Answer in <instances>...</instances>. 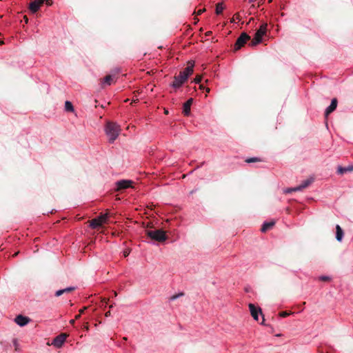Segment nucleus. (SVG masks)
Here are the masks:
<instances>
[{"instance_id":"nucleus-1","label":"nucleus","mask_w":353,"mask_h":353,"mask_svg":"<svg viewBox=\"0 0 353 353\" xmlns=\"http://www.w3.org/2000/svg\"><path fill=\"white\" fill-rule=\"evenodd\" d=\"M105 131L108 137L109 141L113 143L119 135L121 129L120 126L116 123L108 122L105 128Z\"/></svg>"},{"instance_id":"nucleus-2","label":"nucleus","mask_w":353,"mask_h":353,"mask_svg":"<svg viewBox=\"0 0 353 353\" xmlns=\"http://www.w3.org/2000/svg\"><path fill=\"white\" fill-rule=\"evenodd\" d=\"M147 234L150 239L157 241H163L167 239L165 232L161 230H148Z\"/></svg>"},{"instance_id":"nucleus-3","label":"nucleus","mask_w":353,"mask_h":353,"mask_svg":"<svg viewBox=\"0 0 353 353\" xmlns=\"http://www.w3.org/2000/svg\"><path fill=\"white\" fill-rule=\"evenodd\" d=\"M108 214L107 213L100 215L98 217L91 220V221L90 223V226L93 229L98 228L99 227L101 226L103 224L106 223L108 221Z\"/></svg>"},{"instance_id":"nucleus-4","label":"nucleus","mask_w":353,"mask_h":353,"mask_svg":"<svg viewBox=\"0 0 353 353\" xmlns=\"http://www.w3.org/2000/svg\"><path fill=\"white\" fill-rule=\"evenodd\" d=\"M250 39V37L247 33H241V35L238 37L234 44V50H239V49H241V48L243 47Z\"/></svg>"},{"instance_id":"nucleus-5","label":"nucleus","mask_w":353,"mask_h":353,"mask_svg":"<svg viewBox=\"0 0 353 353\" xmlns=\"http://www.w3.org/2000/svg\"><path fill=\"white\" fill-rule=\"evenodd\" d=\"M67 338V334L62 333L57 335L52 341V345L57 347L60 348L63 346L64 342L65 341Z\"/></svg>"},{"instance_id":"nucleus-6","label":"nucleus","mask_w":353,"mask_h":353,"mask_svg":"<svg viewBox=\"0 0 353 353\" xmlns=\"http://www.w3.org/2000/svg\"><path fill=\"white\" fill-rule=\"evenodd\" d=\"M187 81L182 77L179 74L174 77V80L170 84V86L175 90L180 88Z\"/></svg>"},{"instance_id":"nucleus-7","label":"nucleus","mask_w":353,"mask_h":353,"mask_svg":"<svg viewBox=\"0 0 353 353\" xmlns=\"http://www.w3.org/2000/svg\"><path fill=\"white\" fill-rule=\"evenodd\" d=\"M193 72L194 62H188V65L183 71H181L179 74L188 81V77L193 74Z\"/></svg>"},{"instance_id":"nucleus-8","label":"nucleus","mask_w":353,"mask_h":353,"mask_svg":"<svg viewBox=\"0 0 353 353\" xmlns=\"http://www.w3.org/2000/svg\"><path fill=\"white\" fill-rule=\"evenodd\" d=\"M312 183V181L310 180V179H307L304 181H303L301 183V185H299V186L296 187V188H288L287 190H285L284 192L285 193H290L292 192H296V191H301L303 189L307 188V186H309Z\"/></svg>"},{"instance_id":"nucleus-9","label":"nucleus","mask_w":353,"mask_h":353,"mask_svg":"<svg viewBox=\"0 0 353 353\" xmlns=\"http://www.w3.org/2000/svg\"><path fill=\"white\" fill-rule=\"evenodd\" d=\"M249 309L253 319L259 321V314H262L261 309L259 307H256L253 303L249 304Z\"/></svg>"},{"instance_id":"nucleus-10","label":"nucleus","mask_w":353,"mask_h":353,"mask_svg":"<svg viewBox=\"0 0 353 353\" xmlns=\"http://www.w3.org/2000/svg\"><path fill=\"white\" fill-rule=\"evenodd\" d=\"M14 321L20 327H23L30 321V319L28 316L19 314L15 317Z\"/></svg>"},{"instance_id":"nucleus-11","label":"nucleus","mask_w":353,"mask_h":353,"mask_svg":"<svg viewBox=\"0 0 353 353\" xmlns=\"http://www.w3.org/2000/svg\"><path fill=\"white\" fill-rule=\"evenodd\" d=\"M132 181L131 180H121L117 182V190H121L131 187Z\"/></svg>"},{"instance_id":"nucleus-12","label":"nucleus","mask_w":353,"mask_h":353,"mask_svg":"<svg viewBox=\"0 0 353 353\" xmlns=\"http://www.w3.org/2000/svg\"><path fill=\"white\" fill-rule=\"evenodd\" d=\"M43 3V0H34L30 3L29 9L32 13H35L39 10Z\"/></svg>"},{"instance_id":"nucleus-13","label":"nucleus","mask_w":353,"mask_h":353,"mask_svg":"<svg viewBox=\"0 0 353 353\" xmlns=\"http://www.w3.org/2000/svg\"><path fill=\"white\" fill-rule=\"evenodd\" d=\"M337 106V99H333L331 101L330 105L326 108L325 112V117H327L330 113L334 111Z\"/></svg>"},{"instance_id":"nucleus-14","label":"nucleus","mask_w":353,"mask_h":353,"mask_svg":"<svg viewBox=\"0 0 353 353\" xmlns=\"http://www.w3.org/2000/svg\"><path fill=\"white\" fill-rule=\"evenodd\" d=\"M266 30H267V24L263 23L259 27V28L257 30V31L254 35L256 37L262 40V37L265 34Z\"/></svg>"},{"instance_id":"nucleus-15","label":"nucleus","mask_w":353,"mask_h":353,"mask_svg":"<svg viewBox=\"0 0 353 353\" xmlns=\"http://www.w3.org/2000/svg\"><path fill=\"white\" fill-rule=\"evenodd\" d=\"M193 102V99H189L184 104L183 108V112L185 116H188L190 113V107Z\"/></svg>"},{"instance_id":"nucleus-16","label":"nucleus","mask_w":353,"mask_h":353,"mask_svg":"<svg viewBox=\"0 0 353 353\" xmlns=\"http://www.w3.org/2000/svg\"><path fill=\"white\" fill-rule=\"evenodd\" d=\"M275 224L274 221L265 222L261 227V232H265L268 230L271 229Z\"/></svg>"},{"instance_id":"nucleus-17","label":"nucleus","mask_w":353,"mask_h":353,"mask_svg":"<svg viewBox=\"0 0 353 353\" xmlns=\"http://www.w3.org/2000/svg\"><path fill=\"white\" fill-rule=\"evenodd\" d=\"M114 76L107 75L106 77H104V79H103L101 83L103 85H110L112 84V83L114 81Z\"/></svg>"},{"instance_id":"nucleus-18","label":"nucleus","mask_w":353,"mask_h":353,"mask_svg":"<svg viewBox=\"0 0 353 353\" xmlns=\"http://www.w3.org/2000/svg\"><path fill=\"white\" fill-rule=\"evenodd\" d=\"M343 237V231L340 227V225H337L336 226V239L339 241H341Z\"/></svg>"},{"instance_id":"nucleus-19","label":"nucleus","mask_w":353,"mask_h":353,"mask_svg":"<svg viewBox=\"0 0 353 353\" xmlns=\"http://www.w3.org/2000/svg\"><path fill=\"white\" fill-rule=\"evenodd\" d=\"M353 170V166L350 165V166H347V167H339L338 168V170H337V172L339 174H344L348 171H352Z\"/></svg>"},{"instance_id":"nucleus-20","label":"nucleus","mask_w":353,"mask_h":353,"mask_svg":"<svg viewBox=\"0 0 353 353\" xmlns=\"http://www.w3.org/2000/svg\"><path fill=\"white\" fill-rule=\"evenodd\" d=\"M224 9H225V6H224L223 3H218L216 5V10H215L216 14H221Z\"/></svg>"},{"instance_id":"nucleus-21","label":"nucleus","mask_w":353,"mask_h":353,"mask_svg":"<svg viewBox=\"0 0 353 353\" xmlns=\"http://www.w3.org/2000/svg\"><path fill=\"white\" fill-rule=\"evenodd\" d=\"M65 110L67 112H73L74 111V108H73V105H72L71 102H70L68 101H65Z\"/></svg>"},{"instance_id":"nucleus-22","label":"nucleus","mask_w":353,"mask_h":353,"mask_svg":"<svg viewBox=\"0 0 353 353\" xmlns=\"http://www.w3.org/2000/svg\"><path fill=\"white\" fill-rule=\"evenodd\" d=\"M261 39H260L254 36V38L252 39V40L251 41L250 45L251 46H255L257 44H259V43H261Z\"/></svg>"},{"instance_id":"nucleus-23","label":"nucleus","mask_w":353,"mask_h":353,"mask_svg":"<svg viewBox=\"0 0 353 353\" xmlns=\"http://www.w3.org/2000/svg\"><path fill=\"white\" fill-rule=\"evenodd\" d=\"M183 295H184V294L183 292H180L177 294H174L170 298V301H173L176 300V299H178L181 296H183Z\"/></svg>"},{"instance_id":"nucleus-24","label":"nucleus","mask_w":353,"mask_h":353,"mask_svg":"<svg viewBox=\"0 0 353 353\" xmlns=\"http://www.w3.org/2000/svg\"><path fill=\"white\" fill-rule=\"evenodd\" d=\"M319 279L321 281H329L331 280V277L329 276L322 275L319 277Z\"/></svg>"},{"instance_id":"nucleus-25","label":"nucleus","mask_w":353,"mask_h":353,"mask_svg":"<svg viewBox=\"0 0 353 353\" xmlns=\"http://www.w3.org/2000/svg\"><path fill=\"white\" fill-rule=\"evenodd\" d=\"M259 159L256 157H253V158H249V159H247L245 160V162L247 163H254V162H256V161H259Z\"/></svg>"},{"instance_id":"nucleus-26","label":"nucleus","mask_w":353,"mask_h":353,"mask_svg":"<svg viewBox=\"0 0 353 353\" xmlns=\"http://www.w3.org/2000/svg\"><path fill=\"white\" fill-rule=\"evenodd\" d=\"M75 289L74 287H68L64 289H62L63 290V293L65 292H70Z\"/></svg>"},{"instance_id":"nucleus-27","label":"nucleus","mask_w":353,"mask_h":353,"mask_svg":"<svg viewBox=\"0 0 353 353\" xmlns=\"http://www.w3.org/2000/svg\"><path fill=\"white\" fill-rule=\"evenodd\" d=\"M201 79L202 78L201 76H197L194 78V82L196 83H199L201 81Z\"/></svg>"},{"instance_id":"nucleus-28","label":"nucleus","mask_w":353,"mask_h":353,"mask_svg":"<svg viewBox=\"0 0 353 353\" xmlns=\"http://www.w3.org/2000/svg\"><path fill=\"white\" fill-rule=\"evenodd\" d=\"M63 294V290L61 289V290H59L57 291H56L54 295L56 296H59L61 295H62Z\"/></svg>"},{"instance_id":"nucleus-29","label":"nucleus","mask_w":353,"mask_h":353,"mask_svg":"<svg viewBox=\"0 0 353 353\" xmlns=\"http://www.w3.org/2000/svg\"><path fill=\"white\" fill-rule=\"evenodd\" d=\"M13 344L15 347V350H17V347H18V342H17V339H13Z\"/></svg>"},{"instance_id":"nucleus-30","label":"nucleus","mask_w":353,"mask_h":353,"mask_svg":"<svg viewBox=\"0 0 353 353\" xmlns=\"http://www.w3.org/2000/svg\"><path fill=\"white\" fill-rule=\"evenodd\" d=\"M46 3L48 6H50L52 3V0H43V3Z\"/></svg>"},{"instance_id":"nucleus-31","label":"nucleus","mask_w":353,"mask_h":353,"mask_svg":"<svg viewBox=\"0 0 353 353\" xmlns=\"http://www.w3.org/2000/svg\"><path fill=\"white\" fill-rule=\"evenodd\" d=\"M129 254V252L128 250H125L123 252L124 256H127Z\"/></svg>"},{"instance_id":"nucleus-32","label":"nucleus","mask_w":353,"mask_h":353,"mask_svg":"<svg viewBox=\"0 0 353 353\" xmlns=\"http://www.w3.org/2000/svg\"><path fill=\"white\" fill-rule=\"evenodd\" d=\"M203 10H199L198 11V14H201L203 12Z\"/></svg>"},{"instance_id":"nucleus-33","label":"nucleus","mask_w":353,"mask_h":353,"mask_svg":"<svg viewBox=\"0 0 353 353\" xmlns=\"http://www.w3.org/2000/svg\"><path fill=\"white\" fill-rule=\"evenodd\" d=\"M287 315H288V314H287L286 312H283V313L282 314V316H286Z\"/></svg>"},{"instance_id":"nucleus-34","label":"nucleus","mask_w":353,"mask_h":353,"mask_svg":"<svg viewBox=\"0 0 353 353\" xmlns=\"http://www.w3.org/2000/svg\"><path fill=\"white\" fill-rule=\"evenodd\" d=\"M4 44V41L3 40H0V45Z\"/></svg>"},{"instance_id":"nucleus-35","label":"nucleus","mask_w":353,"mask_h":353,"mask_svg":"<svg viewBox=\"0 0 353 353\" xmlns=\"http://www.w3.org/2000/svg\"><path fill=\"white\" fill-rule=\"evenodd\" d=\"M256 0H249V2L252 3L254 2Z\"/></svg>"},{"instance_id":"nucleus-36","label":"nucleus","mask_w":353,"mask_h":353,"mask_svg":"<svg viewBox=\"0 0 353 353\" xmlns=\"http://www.w3.org/2000/svg\"><path fill=\"white\" fill-rule=\"evenodd\" d=\"M206 92H210V88H206Z\"/></svg>"},{"instance_id":"nucleus-37","label":"nucleus","mask_w":353,"mask_h":353,"mask_svg":"<svg viewBox=\"0 0 353 353\" xmlns=\"http://www.w3.org/2000/svg\"><path fill=\"white\" fill-rule=\"evenodd\" d=\"M264 321H265V319H264V317L263 316V321L261 322V324H263V323H264Z\"/></svg>"},{"instance_id":"nucleus-38","label":"nucleus","mask_w":353,"mask_h":353,"mask_svg":"<svg viewBox=\"0 0 353 353\" xmlns=\"http://www.w3.org/2000/svg\"><path fill=\"white\" fill-rule=\"evenodd\" d=\"M110 312H108L106 313V316L110 315Z\"/></svg>"},{"instance_id":"nucleus-39","label":"nucleus","mask_w":353,"mask_h":353,"mask_svg":"<svg viewBox=\"0 0 353 353\" xmlns=\"http://www.w3.org/2000/svg\"><path fill=\"white\" fill-rule=\"evenodd\" d=\"M200 88L201 89L203 88V85H200Z\"/></svg>"}]
</instances>
